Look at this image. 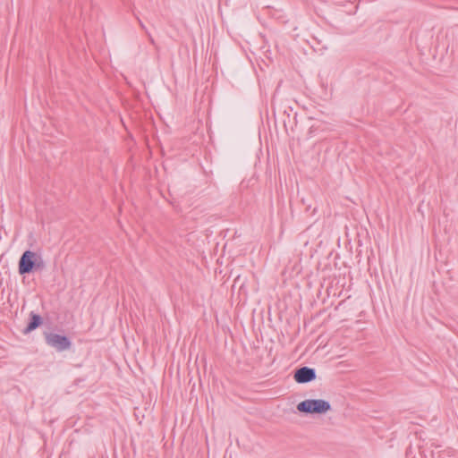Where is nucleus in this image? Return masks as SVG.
Segmentation results:
<instances>
[{"label": "nucleus", "instance_id": "nucleus-5", "mask_svg": "<svg viewBox=\"0 0 458 458\" xmlns=\"http://www.w3.org/2000/svg\"><path fill=\"white\" fill-rule=\"evenodd\" d=\"M43 324V318L35 313L34 311H30L29 314V322L27 326L21 330L23 335H28L30 332L34 331L38 327H39Z\"/></svg>", "mask_w": 458, "mask_h": 458}, {"label": "nucleus", "instance_id": "nucleus-4", "mask_svg": "<svg viewBox=\"0 0 458 458\" xmlns=\"http://www.w3.org/2000/svg\"><path fill=\"white\" fill-rule=\"evenodd\" d=\"M293 378L299 384L310 383L316 379V370L307 366L301 367L294 370Z\"/></svg>", "mask_w": 458, "mask_h": 458}, {"label": "nucleus", "instance_id": "nucleus-2", "mask_svg": "<svg viewBox=\"0 0 458 458\" xmlns=\"http://www.w3.org/2000/svg\"><path fill=\"white\" fill-rule=\"evenodd\" d=\"M297 410L304 414H325L331 410V404L323 399H307L297 404Z\"/></svg>", "mask_w": 458, "mask_h": 458}, {"label": "nucleus", "instance_id": "nucleus-6", "mask_svg": "<svg viewBox=\"0 0 458 458\" xmlns=\"http://www.w3.org/2000/svg\"><path fill=\"white\" fill-rule=\"evenodd\" d=\"M137 20L139 21L140 28L147 33V31H148V30L146 28V26L144 25V23L142 22V21L140 18H137Z\"/></svg>", "mask_w": 458, "mask_h": 458}, {"label": "nucleus", "instance_id": "nucleus-1", "mask_svg": "<svg viewBox=\"0 0 458 458\" xmlns=\"http://www.w3.org/2000/svg\"><path fill=\"white\" fill-rule=\"evenodd\" d=\"M45 267L46 264L42 257L30 250H25L21 254L18 262V272L21 276L41 271Z\"/></svg>", "mask_w": 458, "mask_h": 458}, {"label": "nucleus", "instance_id": "nucleus-7", "mask_svg": "<svg viewBox=\"0 0 458 458\" xmlns=\"http://www.w3.org/2000/svg\"><path fill=\"white\" fill-rule=\"evenodd\" d=\"M147 36H148V40H149L150 44H152L153 46H155V45H156V42H155V40H154L153 37L151 36V34L149 33V31H147Z\"/></svg>", "mask_w": 458, "mask_h": 458}, {"label": "nucleus", "instance_id": "nucleus-3", "mask_svg": "<svg viewBox=\"0 0 458 458\" xmlns=\"http://www.w3.org/2000/svg\"><path fill=\"white\" fill-rule=\"evenodd\" d=\"M43 335L46 344L59 352L69 350L72 346V341L66 335L53 332H44Z\"/></svg>", "mask_w": 458, "mask_h": 458}]
</instances>
